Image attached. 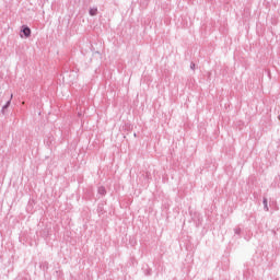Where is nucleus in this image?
I'll use <instances>...</instances> for the list:
<instances>
[{
  "label": "nucleus",
  "instance_id": "nucleus-1",
  "mask_svg": "<svg viewBox=\"0 0 280 280\" xmlns=\"http://www.w3.org/2000/svg\"><path fill=\"white\" fill-rule=\"evenodd\" d=\"M21 34H23L25 38H30V36H32V28H30V26L27 25H23L21 30Z\"/></svg>",
  "mask_w": 280,
  "mask_h": 280
},
{
  "label": "nucleus",
  "instance_id": "nucleus-2",
  "mask_svg": "<svg viewBox=\"0 0 280 280\" xmlns=\"http://www.w3.org/2000/svg\"><path fill=\"white\" fill-rule=\"evenodd\" d=\"M12 97L14 96L11 94L10 100L2 106V109H1L2 115H5V110L10 108V104H12Z\"/></svg>",
  "mask_w": 280,
  "mask_h": 280
},
{
  "label": "nucleus",
  "instance_id": "nucleus-3",
  "mask_svg": "<svg viewBox=\"0 0 280 280\" xmlns=\"http://www.w3.org/2000/svg\"><path fill=\"white\" fill-rule=\"evenodd\" d=\"M97 192L100 196H106V188L104 186H100Z\"/></svg>",
  "mask_w": 280,
  "mask_h": 280
},
{
  "label": "nucleus",
  "instance_id": "nucleus-4",
  "mask_svg": "<svg viewBox=\"0 0 280 280\" xmlns=\"http://www.w3.org/2000/svg\"><path fill=\"white\" fill-rule=\"evenodd\" d=\"M262 205H264L265 211H269V208H268V199H267V198H264V199H262Z\"/></svg>",
  "mask_w": 280,
  "mask_h": 280
},
{
  "label": "nucleus",
  "instance_id": "nucleus-5",
  "mask_svg": "<svg viewBox=\"0 0 280 280\" xmlns=\"http://www.w3.org/2000/svg\"><path fill=\"white\" fill-rule=\"evenodd\" d=\"M90 16H97V9H90Z\"/></svg>",
  "mask_w": 280,
  "mask_h": 280
},
{
  "label": "nucleus",
  "instance_id": "nucleus-6",
  "mask_svg": "<svg viewBox=\"0 0 280 280\" xmlns=\"http://www.w3.org/2000/svg\"><path fill=\"white\" fill-rule=\"evenodd\" d=\"M234 233L236 235H240V233H242V229H240V228L234 229Z\"/></svg>",
  "mask_w": 280,
  "mask_h": 280
},
{
  "label": "nucleus",
  "instance_id": "nucleus-7",
  "mask_svg": "<svg viewBox=\"0 0 280 280\" xmlns=\"http://www.w3.org/2000/svg\"><path fill=\"white\" fill-rule=\"evenodd\" d=\"M190 69L194 71V69H196V63L190 62Z\"/></svg>",
  "mask_w": 280,
  "mask_h": 280
}]
</instances>
